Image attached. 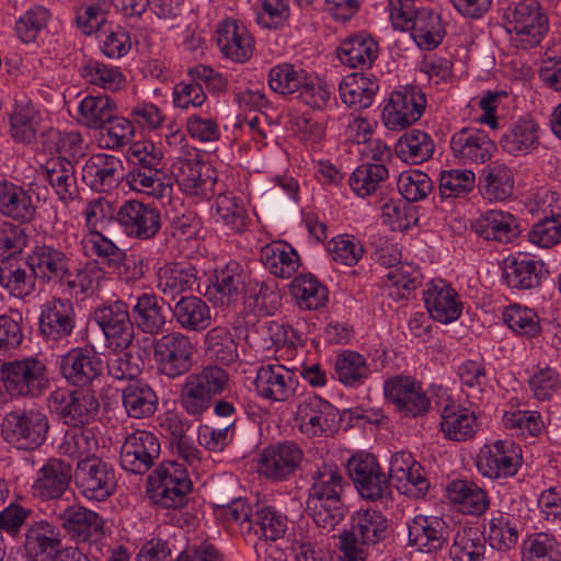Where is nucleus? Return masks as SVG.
<instances>
[{
	"label": "nucleus",
	"mask_w": 561,
	"mask_h": 561,
	"mask_svg": "<svg viewBox=\"0 0 561 561\" xmlns=\"http://www.w3.org/2000/svg\"><path fill=\"white\" fill-rule=\"evenodd\" d=\"M307 510L314 524L322 530H333L344 518L346 507L342 501L345 479L333 462L322 461L311 473Z\"/></svg>",
	"instance_id": "nucleus-1"
},
{
	"label": "nucleus",
	"mask_w": 561,
	"mask_h": 561,
	"mask_svg": "<svg viewBox=\"0 0 561 561\" xmlns=\"http://www.w3.org/2000/svg\"><path fill=\"white\" fill-rule=\"evenodd\" d=\"M230 374L221 366L207 364L185 375L179 392L180 407L191 416L199 417L208 411L216 398L229 387Z\"/></svg>",
	"instance_id": "nucleus-2"
},
{
	"label": "nucleus",
	"mask_w": 561,
	"mask_h": 561,
	"mask_svg": "<svg viewBox=\"0 0 561 561\" xmlns=\"http://www.w3.org/2000/svg\"><path fill=\"white\" fill-rule=\"evenodd\" d=\"M49 420L41 408H15L4 414L0 423V434L11 447L31 451L47 439Z\"/></svg>",
	"instance_id": "nucleus-3"
},
{
	"label": "nucleus",
	"mask_w": 561,
	"mask_h": 561,
	"mask_svg": "<svg viewBox=\"0 0 561 561\" xmlns=\"http://www.w3.org/2000/svg\"><path fill=\"white\" fill-rule=\"evenodd\" d=\"M126 158L136 165L127 174V182L134 190L152 196H163L167 188L172 190L161 180L162 150L156 142H131Z\"/></svg>",
	"instance_id": "nucleus-4"
},
{
	"label": "nucleus",
	"mask_w": 561,
	"mask_h": 561,
	"mask_svg": "<svg viewBox=\"0 0 561 561\" xmlns=\"http://www.w3.org/2000/svg\"><path fill=\"white\" fill-rule=\"evenodd\" d=\"M152 348L158 374L169 380L187 375L194 366L196 347L183 332L172 331L154 339Z\"/></svg>",
	"instance_id": "nucleus-5"
},
{
	"label": "nucleus",
	"mask_w": 561,
	"mask_h": 561,
	"mask_svg": "<svg viewBox=\"0 0 561 561\" xmlns=\"http://www.w3.org/2000/svg\"><path fill=\"white\" fill-rule=\"evenodd\" d=\"M3 388L16 398H37L49 387L46 365L36 357L3 363L0 367Z\"/></svg>",
	"instance_id": "nucleus-6"
},
{
	"label": "nucleus",
	"mask_w": 561,
	"mask_h": 561,
	"mask_svg": "<svg viewBox=\"0 0 561 561\" xmlns=\"http://www.w3.org/2000/svg\"><path fill=\"white\" fill-rule=\"evenodd\" d=\"M347 469L356 490L363 499L376 502L388 501L392 497L389 477L383 472L374 455H354L348 460Z\"/></svg>",
	"instance_id": "nucleus-7"
},
{
	"label": "nucleus",
	"mask_w": 561,
	"mask_h": 561,
	"mask_svg": "<svg viewBox=\"0 0 561 561\" xmlns=\"http://www.w3.org/2000/svg\"><path fill=\"white\" fill-rule=\"evenodd\" d=\"M116 224L128 238L149 241L161 230V211L152 204L128 199L117 207Z\"/></svg>",
	"instance_id": "nucleus-8"
},
{
	"label": "nucleus",
	"mask_w": 561,
	"mask_h": 561,
	"mask_svg": "<svg viewBox=\"0 0 561 561\" xmlns=\"http://www.w3.org/2000/svg\"><path fill=\"white\" fill-rule=\"evenodd\" d=\"M93 320L103 332L106 346L125 351L134 341V322L128 306L123 300L104 304L93 312Z\"/></svg>",
	"instance_id": "nucleus-9"
},
{
	"label": "nucleus",
	"mask_w": 561,
	"mask_h": 561,
	"mask_svg": "<svg viewBox=\"0 0 561 561\" xmlns=\"http://www.w3.org/2000/svg\"><path fill=\"white\" fill-rule=\"evenodd\" d=\"M77 321L73 302L54 297L41 306L38 334L48 344L68 341L76 331Z\"/></svg>",
	"instance_id": "nucleus-10"
},
{
	"label": "nucleus",
	"mask_w": 561,
	"mask_h": 561,
	"mask_svg": "<svg viewBox=\"0 0 561 561\" xmlns=\"http://www.w3.org/2000/svg\"><path fill=\"white\" fill-rule=\"evenodd\" d=\"M75 479L80 494L89 501L103 502L117 488L115 469L99 457L77 462Z\"/></svg>",
	"instance_id": "nucleus-11"
},
{
	"label": "nucleus",
	"mask_w": 561,
	"mask_h": 561,
	"mask_svg": "<svg viewBox=\"0 0 561 561\" xmlns=\"http://www.w3.org/2000/svg\"><path fill=\"white\" fill-rule=\"evenodd\" d=\"M59 373L68 385L89 388L103 374V362L93 346H76L58 358Z\"/></svg>",
	"instance_id": "nucleus-12"
},
{
	"label": "nucleus",
	"mask_w": 561,
	"mask_h": 561,
	"mask_svg": "<svg viewBox=\"0 0 561 561\" xmlns=\"http://www.w3.org/2000/svg\"><path fill=\"white\" fill-rule=\"evenodd\" d=\"M386 399L407 417H419L427 413L431 400L423 390L422 383L408 375H394L383 383Z\"/></svg>",
	"instance_id": "nucleus-13"
},
{
	"label": "nucleus",
	"mask_w": 561,
	"mask_h": 561,
	"mask_svg": "<svg viewBox=\"0 0 561 561\" xmlns=\"http://www.w3.org/2000/svg\"><path fill=\"white\" fill-rule=\"evenodd\" d=\"M305 454L294 440L266 446L260 455V473L271 481H286L300 469Z\"/></svg>",
	"instance_id": "nucleus-14"
},
{
	"label": "nucleus",
	"mask_w": 561,
	"mask_h": 561,
	"mask_svg": "<svg viewBox=\"0 0 561 561\" xmlns=\"http://www.w3.org/2000/svg\"><path fill=\"white\" fill-rule=\"evenodd\" d=\"M161 451L160 440L152 432L137 430L125 437L121 447L122 468L133 474H145L154 465Z\"/></svg>",
	"instance_id": "nucleus-15"
},
{
	"label": "nucleus",
	"mask_w": 561,
	"mask_h": 561,
	"mask_svg": "<svg viewBox=\"0 0 561 561\" xmlns=\"http://www.w3.org/2000/svg\"><path fill=\"white\" fill-rule=\"evenodd\" d=\"M479 472L489 479L510 478L522 465L520 447L512 439H499L484 445L477 458Z\"/></svg>",
	"instance_id": "nucleus-16"
},
{
	"label": "nucleus",
	"mask_w": 561,
	"mask_h": 561,
	"mask_svg": "<svg viewBox=\"0 0 561 561\" xmlns=\"http://www.w3.org/2000/svg\"><path fill=\"white\" fill-rule=\"evenodd\" d=\"M425 94L416 87L394 91L382 110V121L390 130H402L420 119L425 108Z\"/></svg>",
	"instance_id": "nucleus-17"
},
{
	"label": "nucleus",
	"mask_w": 561,
	"mask_h": 561,
	"mask_svg": "<svg viewBox=\"0 0 561 561\" xmlns=\"http://www.w3.org/2000/svg\"><path fill=\"white\" fill-rule=\"evenodd\" d=\"M510 33L516 46L527 49L537 46L548 32V18L536 2L519 3L511 13Z\"/></svg>",
	"instance_id": "nucleus-18"
},
{
	"label": "nucleus",
	"mask_w": 561,
	"mask_h": 561,
	"mask_svg": "<svg viewBox=\"0 0 561 561\" xmlns=\"http://www.w3.org/2000/svg\"><path fill=\"white\" fill-rule=\"evenodd\" d=\"M408 546L417 551L433 553L447 546L451 524L434 515H415L408 522Z\"/></svg>",
	"instance_id": "nucleus-19"
},
{
	"label": "nucleus",
	"mask_w": 561,
	"mask_h": 561,
	"mask_svg": "<svg viewBox=\"0 0 561 561\" xmlns=\"http://www.w3.org/2000/svg\"><path fill=\"white\" fill-rule=\"evenodd\" d=\"M26 264L44 283H61L72 276L70 253L53 244H37L26 257Z\"/></svg>",
	"instance_id": "nucleus-20"
},
{
	"label": "nucleus",
	"mask_w": 561,
	"mask_h": 561,
	"mask_svg": "<svg viewBox=\"0 0 561 561\" xmlns=\"http://www.w3.org/2000/svg\"><path fill=\"white\" fill-rule=\"evenodd\" d=\"M336 417L337 410L330 402L310 396L298 404L295 420L298 430L307 437H322L334 432Z\"/></svg>",
	"instance_id": "nucleus-21"
},
{
	"label": "nucleus",
	"mask_w": 561,
	"mask_h": 561,
	"mask_svg": "<svg viewBox=\"0 0 561 561\" xmlns=\"http://www.w3.org/2000/svg\"><path fill=\"white\" fill-rule=\"evenodd\" d=\"M61 549V534L46 519L27 524L24 533L23 556L28 561H54Z\"/></svg>",
	"instance_id": "nucleus-22"
},
{
	"label": "nucleus",
	"mask_w": 561,
	"mask_h": 561,
	"mask_svg": "<svg viewBox=\"0 0 561 561\" xmlns=\"http://www.w3.org/2000/svg\"><path fill=\"white\" fill-rule=\"evenodd\" d=\"M64 530L76 542H95L104 536V519L81 505H69L58 514Z\"/></svg>",
	"instance_id": "nucleus-23"
},
{
	"label": "nucleus",
	"mask_w": 561,
	"mask_h": 561,
	"mask_svg": "<svg viewBox=\"0 0 561 561\" xmlns=\"http://www.w3.org/2000/svg\"><path fill=\"white\" fill-rule=\"evenodd\" d=\"M295 374L280 364L261 366L254 379L256 393L266 400L285 402L291 398L296 390Z\"/></svg>",
	"instance_id": "nucleus-24"
},
{
	"label": "nucleus",
	"mask_w": 561,
	"mask_h": 561,
	"mask_svg": "<svg viewBox=\"0 0 561 561\" xmlns=\"http://www.w3.org/2000/svg\"><path fill=\"white\" fill-rule=\"evenodd\" d=\"M72 466L61 458H49L37 471L32 490L34 496L47 501L60 499L69 489Z\"/></svg>",
	"instance_id": "nucleus-25"
},
{
	"label": "nucleus",
	"mask_w": 561,
	"mask_h": 561,
	"mask_svg": "<svg viewBox=\"0 0 561 561\" xmlns=\"http://www.w3.org/2000/svg\"><path fill=\"white\" fill-rule=\"evenodd\" d=\"M123 162L115 153H94L82 169V180L99 193L115 188L123 178Z\"/></svg>",
	"instance_id": "nucleus-26"
},
{
	"label": "nucleus",
	"mask_w": 561,
	"mask_h": 561,
	"mask_svg": "<svg viewBox=\"0 0 561 561\" xmlns=\"http://www.w3.org/2000/svg\"><path fill=\"white\" fill-rule=\"evenodd\" d=\"M423 299L431 318L437 322L451 323L461 316L462 302L458 293L443 279L430 282Z\"/></svg>",
	"instance_id": "nucleus-27"
},
{
	"label": "nucleus",
	"mask_w": 561,
	"mask_h": 561,
	"mask_svg": "<svg viewBox=\"0 0 561 561\" xmlns=\"http://www.w3.org/2000/svg\"><path fill=\"white\" fill-rule=\"evenodd\" d=\"M0 214L13 222L31 224L37 214V198L8 180H0Z\"/></svg>",
	"instance_id": "nucleus-28"
},
{
	"label": "nucleus",
	"mask_w": 561,
	"mask_h": 561,
	"mask_svg": "<svg viewBox=\"0 0 561 561\" xmlns=\"http://www.w3.org/2000/svg\"><path fill=\"white\" fill-rule=\"evenodd\" d=\"M216 41L224 56L237 62H245L254 49L251 34L234 19H226L218 24Z\"/></svg>",
	"instance_id": "nucleus-29"
},
{
	"label": "nucleus",
	"mask_w": 561,
	"mask_h": 561,
	"mask_svg": "<svg viewBox=\"0 0 561 561\" xmlns=\"http://www.w3.org/2000/svg\"><path fill=\"white\" fill-rule=\"evenodd\" d=\"M523 528L524 524L518 515L494 510L483 525V535L493 549L507 552L516 547Z\"/></svg>",
	"instance_id": "nucleus-30"
},
{
	"label": "nucleus",
	"mask_w": 561,
	"mask_h": 561,
	"mask_svg": "<svg viewBox=\"0 0 561 561\" xmlns=\"http://www.w3.org/2000/svg\"><path fill=\"white\" fill-rule=\"evenodd\" d=\"M10 134L15 140H35L37 137L60 139L59 130L44 125L39 112L28 102L14 105L10 115Z\"/></svg>",
	"instance_id": "nucleus-31"
},
{
	"label": "nucleus",
	"mask_w": 561,
	"mask_h": 561,
	"mask_svg": "<svg viewBox=\"0 0 561 561\" xmlns=\"http://www.w3.org/2000/svg\"><path fill=\"white\" fill-rule=\"evenodd\" d=\"M56 410L66 424L85 425L95 420L100 402L92 390L82 388L62 394Z\"/></svg>",
	"instance_id": "nucleus-32"
},
{
	"label": "nucleus",
	"mask_w": 561,
	"mask_h": 561,
	"mask_svg": "<svg viewBox=\"0 0 561 561\" xmlns=\"http://www.w3.org/2000/svg\"><path fill=\"white\" fill-rule=\"evenodd\" d=\"M543 264L525 254H517L504 261L502 276L512 289L526 290L540 285Z\"/></svg>",
	"instance_id": "nucleus-33"
},
{
	"label": "nucleus",
	"mask_w": 561,
	"mask_h": 561,
	"mask_svg": "<svg viewBox=\"0 0 561 561\" xmlns=\"http://www.w3.org/2000/svg\"><path fill=\"white\" fill-rule=\"evenodd\" d=\"M474 231L485 240L510 243L519 233L518 219L511 213L503 210H488L473 224Z\"/></svg>",
	"instance_id": "nucleus-34"
},
{
	"label": "nucleus",
	"mask_w": 561,
	"mask_h": 561,
	"mask_svg": "<svg viewBox=\"0 0 561 561\" xmlns=\"http://www.w3.org/2000/svg\"><path fill=\"white\" fill-rule=\"evenodd\" d=\"M122 404L131 419H149L158 411L159 397L145 380L128 382L122 390Z\"/></svg>",
	"instance_id": "nucleus-35"
},
{
	"label": "nucleus",
	"mask_w": 561,
	"mask_h": 561,
	"mask_svg": "<svg viewBox=\"0 0 561 561\" xmlns=\"http://www.w3.org/2000/svg\"><path fill=\"white\" fill-rule=\"evenodd\" d=\"M476 186L485 201L505 202L514 194L515 176L504 164H490L483 169Z\"/></svg>",
	"instance_id": "nucleus-36"
},
{
	"label": "nucleus",
	"mask_w": 561,
	"mask_h": 561,
	"mask_svg": "<svg viewBox=\"0 0 561 561\" xmlns=\"http://www.w3.org/2000/svg\"><path fill=\"white\" fill-rule=\"evenodd\" d=\"M163 306V299L154 294L144 293L138 296L130 311L134 327L150 335L162 332L167 323Z\"/></svg>",
	"instance_id": "nucleus-37"
},
{
	"label": "nucleus",
	"mask_w": 561,
	"mask_h": 561,
	"mask_svg": "<svg viewBox=\"0 0 561 561\" xmlns=\"http://www.w3.org/2000/svg\"><path fill=\"white\" fill-rule=\"evenodd\" d=\"M440 417V431L449 440L465 442L473 437L479 427L474 413L454 401L444 407Z\"/></svg>",
	"instance_id": "nucleus-38"
},
{
	"label": "nucleus",
	"mask_w": 561,
	"mask_h": 561,
	"mask_svg": "<svg viewBox=\"0 0 561 561\" xmlns=\"http://www.w3.org/2000/svg\"><path fill=\"white\" fill-rule=\"evenodd\" d=\"M170 309L175 322L186 332H202L211 324L210 308L197 296H182Z\"/></svg>",
	"instance_id": "nucleus-39"
},
{
	"label": "nucleus",
	"mask_w": 561,
	"mask_h": 561,
	"mask_svg": "<svg viewBox=\"0 0 561 561\" xmlns=\"http://www.w3.org/2000/svg\"><path fill=\"white\" fill-rule=\"evenodd\" d=\"M378 43L366 33H358L343 41L337 56L350 68L368 69L378 57Z\"/></svg>",
	"instance_id": "nucleus-40"
},
{
	"label": "nucleus",
	"mask_w": 561,
	"mask_h": 561,
	"mask_svg": "<svg viewBox=\"0 0 561 561\" xmlns=\"http://www.w3.org/2000/svg\"><path fill=\"white\" fill-rule=\"evenodd\" d=\"M378 89L377 80L363 72L345 76L339 85L342 102L355 110L369 107Z\"/></svg>",
	"instance_id": "nucleus-41"
},
{
	"label": "nucleus",
	"mask_w": 561,
	"mask_h": 561,
	"mask_svg": "<svg viewBox=\"0 0 561 561\" xmlns=\"http://www.w3.org/2000/svg\"><path fill=\"white\" fill-rule=\"evenodd\" d=\"M391 523L377 510H359L352 515L351 530L363 543L376 546L389 535Z\"/></svg>",
	"instance_id": "nucleus-42"
},
{
	"label": "nucleus",
	"mask_w": 561,
	"mask_h": 561,
	"mask_svg": "<svg viewBox=\"0 0 561 561\" xmlns=\"http://www.w3.org/2000/svg\"><path fill=\"white\" fill-rule=\"evenodd\" d=\"M204 352L211 364L218 366H230L239 358L238 343L230 329L221 325L207 331L204 336Z\"/></svg>",
	"instance_id": "nucleus-43"
},
{
	"label": "nucleus",
	"mask_w": 561,
	"mask_h": 561,
	"mask_svg": "<svg viewBox=\"0 0 561 561\" xmlns=\"http://www.w3.org/2000/svg\"><path fill=\"white\" fill-rule=\"evenodd\" d=\"M448 497L461 505L468 515L480 517L490 508V497L485 490L468 480H455L447 486Z\"/></svg>",
	"instance_id": "nucleus-44"
},
{
	"label": "nucleus",
	"mask_w": 561,
	"mask_h": 561,
	"mask_svg": "<svg viewBox=\"0 0 561 561\" xmlns=\"http://www.w3.org/2000/svg\"><path fill=\"white\" fill-rule=\"evenodd\" d=\"M551 207L550 215L536 222L528 233L529 241L541 248H550L561 240V196L547 193Z\"/></svg>",
	"instance_id": "nucleus-45"
},
{
	"label": "nucleus",
	"mask_w": 561,
	"mask_h": 561,
	"mask_svg": "<svg viewBox=\"0 0 561 561\" xmlns=\"http://www.w3.org/2000/svg\"><path fill=\"white\" fill-rule=\"evenodd\" d=\"M371 369L364 355L356 351H341L334 362V377L344 386L358 388L370 377Z\"/></svg>",
	"instance_id": "nucleus-46"
},
{
	"label": "nucleus",
	"mask_w": 561,
	"mask_h": 561,
	"mask_svg": "<svg viewBox=\"0 0 561 561\" xmlns=\"http://www.w3.org/2000/svg\"><path fill=\"white\" fill-rule=\"evenodd\" d=\"M411 37L423 50L435 49L444 39L446 30L440 15L432 8L424 7L410 31Z\"/></svg>",
	"instance_id": "nucleus-47"
},
{
	"label": "nucleus",
	"mask_w": 561,
	"mask_h": 561,
	"mask_svg": "<svg viewBox=\"0 0 561 561\" xmlns=\"http://www.w3.org/2000/svg\"><path fill=\"white\" fill-rule=\"evenodd\" d=\"M196 282L194 266L172 263L159 268L157 288L164 296L174 299L178 295L192 290Z\"/></svg>",
	"instance_id": "nucleus-48"
},
{
	"label": "nucleus",
	"mask_w": 561,
	"mask_h": 561,
	"mask_svg": "<svg viewBox=\"0 0 561 561\" xmlns=\"http://www.w3.org/2000/svg\"><path fill=\"white\" fill-rule=\"evenodd\" d=\"M290 293L300 309L318 310L328 302V288L311 273L295 276Z\"/></svg>",
	"instance_id": "nucleus-49"
},
{
	"label": "nucleus",
	"mask_w": 561,
	"mask_h": 561,
	"mask_svg": "<svg viewBox=\"0 0 561 561\" xmlns=\"http://www.w3.org/2000/svg\"><path fill=\"white\" fill-rule=\"evenodd\" d=\"M476 174L468 169L442 170L437 179L439 202L467 198L476 188Z\"/></svg>",
	"instance_id": "nucleus-50"
},
{
	"label": "nucleus",
	"mask_w": 561,
	"mask_h": 561,
	"mask_svg": "<svg viewBox=\"0 0 561 561\" xmlns=\"http://www.w3.org/2000/svg\"><path fill=\"white\" fill-rule=\"evenodd\" d=\"M99 448L98 438L91 428L84 425L70 426L64 435L59 446L60 451L77 462L98 458L95 453Z\"/></svg>",
	"instance_id": "nucleus-51"
},
{
	"label": "nucleus",
	"mask_w": 561,
	"mask_h": 561,
	"mask_svg": "<svg viewBox=\"0 0 561 561\" xmlns=\"http://www.w3.org/2000/svg\"><path fill=\"white\" fill-rule=\"evenodd\" d=\"M46 179L60 202L68 204L79 195L75 165L61 158L53 159L47 167Z\"/></svg>",
	"instance_id": "nucleus-52"
},
{
	"label": "nucleus",
	"mask_w": 561,
	"mask_h": 561,
	"mask_svg": "<svg viewBox=\"0 0 561 561\" xmlns=\"http://www.w3.org/2000/svg\"><path fill=\"white\" fill-rule=\"evenodd\" d=\"M243 298L248 308L260 314L274 313L280 304V294L273 278L267 280L250 279Z\"/></svg>",
	"instance_id": "nucleus-53"
},
{
	"label": "nucleus",
	"mask_w": 561,
	"mask_h": 561,
	"mask_svg": "<svg viewBox=\"0 0 561 561\" xmlns=\"http://www.w3.org/2000/svg\"><path fill=\"white\" fill-rule=\"evenodd\" d=\"M253 530L259 538L276 541L288 530L289 519L273 505L257 504L253 512Z\"/></svg>",
	"instance_id": "nucleus-54"
},
{
	"label": "nucleus",
	"mask_w": 561,
	"mask_h": 561,
	"mask_svg": "<svg viewBox=\"0 0 561 561\" xmlns=\"http://www.w3.org/2000/svg\"><path fill=\"white\" fill-rule=\"evenodd\" d=\"M486 538L478 529L458 528L454 535L449 556L454 561H483L486 550Z\"/></svg>",
	"instance_id": "nucleus-55"
},
{
	"label": "nucleus",
	"mask_w": 561,
	"mask_h": 561,
	"mask_svg": "<svg viewBox=\"0 0 561 561\" xmlns=\"http://www.w3.org/2000/svg\"><path fill=\"white\" fill-rule=\"evenodd\" d=\"M82 245L87 254L96 256L110 270L127 264L125 251L96 230L83 237Z\"/></svg>",
	"instance_id": "nucleus-56"
},
{
	"label": "nucleus",
	"mask_w": 561,
	"mask_h": 561,
	"mask_svg": "<svg viewBox=\"0 0 561 561\" xmlns=\"http://www.w3.org/2000/svg\"><path fill=\"white\" fill-rule=\"evenodd\" d=\"M204 157L205 153L199 149L187 144L182 146L181 153L172 165V173L182 192L186 187L194 186L193 178L198 173H204L206 167H210Z\"/></svg>",
	"instance_id": "nucleus-57"
},
{
	"label": "nucleus",
	"mask_w": 561,
	"mask_h": 561,
	"mask_svg": "<svg viewBox=\"0 0 561 561\" xmlns=\"http://www.w3.org/2000/svg\"><path fill=\"white\" fill-rule=\"evenodd\" d=\"M502 319L515 334L528 340L538 336L542 331L537 311L519 304L505 307Z\"/></svg>",
	"instance_id": "nucleus-58"
},
{
	"label": "nucleus",
	"mask_w": 561,
	"mask_h": 561,
	"mask_svg": "<svg viewBox=\"0 0 561 561\" xmlns=\"http://www.w3.org/2000/svg\"><path fill=\"white\" fill-rule=\"evenodd\" d=\"M262 255L270 272L280 278H290L299 267V255L287 243L267 245L263 249Z\"/></svg>",
	"instance_id": "nucleus-59"
},
{
	"label": "nucleus",
	"mask_w": 561,
	"mask_h": 561,
	"mask_svg": "<svg viewBox=\"0 0 561 561\" xmlns=\"http://www.w3.org/2000/svg\"><path fill=\"white\" fill-rule=\"evenodd\" d=\"M79 122L89 128L104 129L115 114L116 105L108 95L85 96L79 103Z\"/></svg>",
	"instance_id": "nucleus-60"
},
{
	"label": "nucleus",
	"mask_w": 561,
	"mask_h": 561,
	"mask_svg": "<svg viewBox=\"0 0 561 561\" xmlns=\"http://www.w3.org/2000/svg\"><path fill=\"white\" fill-rule=\"evenodd\" d=\"M522 561H561V543L552 534H531L523 541Z\"/></svg>",
	"instance_id": "nucleus-61"
},
{
	"label": "nucleus",
	"mask_w": 561,
	"mask_h": 561,
	"mask_svg": "<svg viewBox=\"0 0 561 561\" xmlns=\"http://www.w3.org/2000/svg\"><path fill=\"white\" fill-rule=\"evenodd\" d=\"M389 178V171L382 163H363L348 179L351 190L359 197H367L377 192Z\"/></svg>",
	"instance_id": "nucleus-62"
},
{
	"label": "nucleus",
	"mask_w": 561,
	"mask_h": 561,
	"mask_svg": "<svg viewBox=\"0 0 561 561\" xmlns=\"http://www.w3.org/2000/svg\"><path fill=\"white\" fill-rule=\"evenodd\" d=\"M383 278L388 286L396 289V291L389 293L390 296L408 299L411 293L422 285L423 275L419 266L412 263H402L390 270Z\"/></svg>",
	"instance_id": "nucleus-63"
},
{
	"label": "nucleus",
	"mask_w": 561,
	"mask_h": 561,
	"mask_svg": "<svg viewBox=\"0 0 561 561\" xmlns=\"http://www.w3.org/2000/svg\"><path fill=\"white\" fill-rule=\"evenodd\" d=\"M213 283L217 293L228 297L229 300H237L241 294H244L248 286V275L237 261H230L219 271H216Z\"/></svg>",
	"instance_id": "nucleus-64"
}]
</instances>
